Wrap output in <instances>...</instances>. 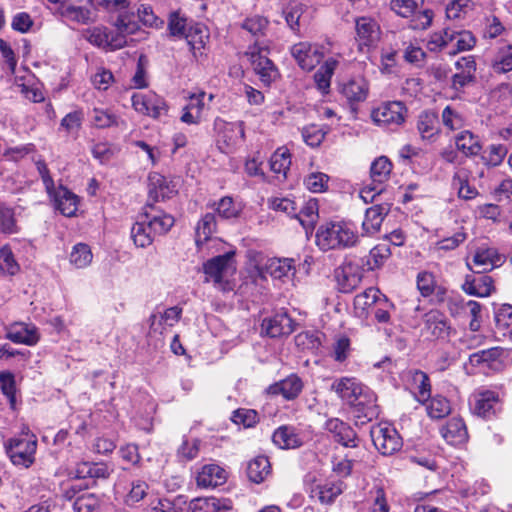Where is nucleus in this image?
<instances>
[{
    "label": "nucleus",
    "mask_w": 512,
    "mask_h": 512,
    "mask_svg": "<svg viewBox=\"0 0 512 512\" xmlns=\"http://www.w3.org/2000/svg\"><path fill=\"white\" fill-rule=\"evenodd\" d=\"M358 239L353 225L344 221L324 223L316 232V244L323 251L352 247Z\"/></svg>",
    "instance_id": "obj_1"
},
{
    "label": "nucleus",
    "mask_w": 512,
    "mask_h": 512,
    "mask_svg": "<svg viewBox=\"0 0 512 512\" xmlns=\"http://www.w3.org/2000/svg\"><path fill=\"white\" fill-rule=\"evenodd\" d=\"M117 33H112L105 27H94L86 31L85 38L92 45L109 50L123 48L127 44L126 35L133 34L138 25L130 21L126 15L120 14L115 22Z\"/></svg>",
    "instance_id": "obj_2"
},
{
    "label": "nucleus",
    "mask_w": 512,
    "mask_h": 512,
    "mask_svg": "<svg viewBox=\"0 0 512 512\" xmlns=\"http://www.w3.org/2000/svg\"><path fill=\"white\" fill-rule=\"evenodd\" d=\"M25 433L28 437L14 436L4 443V448L13 465L29 468L35 462L37 438L30 430Z\"/></svg>",
    "instance_id": "obj_3"
},
{
    "label": "nucleus",
    "mask_w": 512,
    "mask_h": 512,
    "mask_svg": "<svg viewBox=\"0 0 512 512\" xmlns=\"http://www.w3.org/2000/svg\"><path fill=\"white\" fill-rule=\"evenodd\" d=\"M268 48L255 43L248 48L246 55L249 57L255 73L265 86H270L279 77L277 67L268 57Z\"/></svg>",
    "instance_id": "obj_4"
},
{
    "label": "nucleus",
    "mask_w": 512,
    "mask_h": 512,
    "mask_svg": "<svg viewBox=\"0 0 512 512\" xmlns=\"http://www.w3.org/2000/svg\"><path fill=\"white\" fill-rule=\"evenodd\" d=\"M370 435L374 446L383 455H392L399 451L403 445L402 438L397 430L387 424L373 426Z\"/></svg>",
    "instance_id": "obj_5"
},
{
    "label": "nucleus",
    "mask_w": 512,
    "mask_h": 512,
    "mask_svg": "<svg viewBox=\"0 0 512 512\" xmlns=\"http://www.w3.org/2000/svg\"><path fill=\"white\" fill-rule=\"evenodd\" d=\"M406 107L400 101L381 104L372 111L373 121L382 127L394 129L405 121Z\"/></svg>",
    "instance_id": "obj_6"
},
{
    "label": "nucleus",
    "mask_w": 512,
    "mask_h": 512,
    "mask_svg": "<svg viewBox=\"0 0 512 512\" xmlns=\"http://www.w3.org/2000/svg\"><path fill=\"white\" fill-rule=\"evenodd\" d=\"M132 107L138 113L158 118L167 112L165 100L153 92L133 93L131 97Z\"/></svg>",
    "instance_id": "obj_7"
},
{
    "label": "nucleus",
    "mask_w": 512,
    "mask_h": 512,
    "mask_svg": "<svg viewBox=\"0 0 512 512\" xmlns=\"http://www.w3.org/2000/svg\"><path fill=\"white\" fill-rule=\"evenodd\" d=\"M234 252H226L209 259L203 265V271L207 281H213L216 285L223 283L224 277L230 270H234L233 266Z\"/></svg>",
    "instance_id": "obj_8"
},
{
    "label": "nucleus",
    "mask_w": 512,
    "mask_h": 512,
    "mask_svg": "<svg viewBox=\"0 0 512 512\" xmlns=\"http://www.w3.org/2000/svg\"><path fill=\"white\" fill-rule=\"evenodd\" d=\"M363 268L353 261H346L337 271L336 278L341 292L350 293L359 286L363 278Z\"/></svg>",
    "instance_id": "obj_9"
},
{
    "label": "nucleus",
    "mask_w": 512,
    "mask_h": 512,
    "mask_svg": "<svg viewBox=\"0 0 512 512\" xmlns=\"http://www.w3.org/2000/svg\"><path fill=\"white\" fill-rule=\"evenodd\" d=\"M291 55L298 65L306 71L314 69L323 58V53L320 49L307 42H300L293 45Z\"/></svg>",
    "instance_id": "obj_10"
},
{
    "label": "nucleus",
    "mask_w": 512,
    "mask_h": 512,
    "mask_svg": "<svg viewBox=\"0 0 512 512\" xmlns=\"http://www.w3.org/2000/svg\"><path fill=\"white\" fill-rule=\"evenodd\" d=\"M295 322L285 311H280L262 322V329L271 338L290 335L294 331Z\"/></svg>",
    "instance_id": "obj_11"
},
{
    "label": "nucleus",
    "mask_w": 512,
    "mask_h": 512,
    "mask_svg": "<svg viewBox=\"0 0 512 512\" xmlns=\"http://www.w3.org/2000/svg\"><path fill=\"white\" fill-rule=\"evenodd\" d=\"M141 215L147 221L150 230L155 236L167 233L174 225V217L172 215L156 209L153 205H146Z\"/></svg>",
    "instance_id": "obj_12"
},
{
    "label": "nucleus",
    "mask_w": 512,
    "mask_h": 512,
    "mask_svg": "<svg viewBox=\"0 0 512 512\" xmlns=\"http://www.w3.org/2000/svg\"><path fill=\"white\" fill-rule=\"evenodd\" d=\"M498 404V394L494 391L485 390L476 393L470 405L475 415L482 418H491L495 415Z\"/></svg>",
    "instance_id": "obj_13"
},
{
    "label": "nucleus",
    "mask_w": 512,
    "mask_h": 512,
    "mask_svg": "<svg viewBox=\"0 0 512 512\" xmlns=\"http://www.w3.org/2000/svg\"><path fill=\"white\" fill-rule=\"evenodd\" d=\"M53 201L54 207L62 215L72 217L78 209V197L66 187L60 185L54 188L52 194H48Z\"/></svg>",
    "instance_id": "obj_14"
},
{
    "label": "nucleus",
    "mask_w": 512,
    "mask_h": 512,
    "mask_svg": "<svg viewBox=\"0 0 512 512\" xmlns=\"http://www.w3.org/2000/svg\"><path fill=\"white\" fill-rule=\"evenodd\" d=\"M424 330L433 338L444 339L450 335L451 326L444 314L431 310L424 315Z\"/></svg>",
    "instance_id": "obj_15"
},
{
    "label": "nucleus",
    "mask_w": 512,
    "mask_h": 512,
    "mask_svg": "<svg viewBox=\"0 0 512 512\" xmlns=\"http://www.w3.org/2000/svg\"><path fill=\"white\" fill-rule=\"evenodd\" d=\"M242 122L226 123L219 133L218 146L224 153H230L244 139Z\"/></svg>",
    "instance_id": "obj_16"
},
{
    "label": "nucleus",
    "mask_w": 512,
    "mask_h": 512,
    "mask_svg": "<svg viewBox=\"0 0 512 512\" xmlns=\"http://www.w3.org/2000/svg\"><path fill=\"white\" fill-rule=\"evenodd\" d=\"M6 338L16 344L33 346L39 341V334L34 325L16 322L7 327Z\"/></svg>",
    "instance_id": "obj_17"
},
{
    "label": "nucleus",
    "mask_w": 512,
    "mask_h": 512,
    "mask_svg": "<svg viewBox=\"0 0 512 512\" xmlns=\"http://www.w3.org/2000/svg\"><path fill=\"white\" fill-rule=\"evenodd\" d=\"M365 387L354 377H341L336 379L331 385V389L350 407Z\"/></svg>",
    "instance_id": "obj_18"
},
{
    "label": "nucleus",
    "mask_w": 512,
    "mask_h": 512,
    "mask_svg": "<svg viewBox=\"0 0 512 512\" xmlns=\"http://www.w3.org/2000/svg\"><path fill=\"white\" fill-rule=\"evenodd\" d=\"M356 40L359 46L369 47L379 38L380 27L377 22L370 17H359L355 21Z\"/></svg>",
    "instance_id": "obj_19"
},
{
    "label": "nucleus",
    "mask_w": 512,
    "mask_h": 512,
    "mask_svg": "<svg viewBox=\"0 0 512 512\" xmlns=\"http://www.w3.org/2000/svg\"><path fill=\"white\" fill-rule=\"evenodd\" d=\"M376 395L369 388L365 387L361 393L358 394L355 402L352 403L354 413L358 418L364 417L371 420L377 415Z\"/></svg>",
    "instance_id": "obj_20"
},
{
    "label": "nucleus",
    "mask_w": 512,
    "mask_h": 512,
    "mask_svg": "<svg viewBox=\"0 0 512 512\" xmlns=\"http://www.w3.org/2000/svg\"><path fill=\"white\" fill-rule=\"evenodd\" d=\"M343 489L342 481H327L311 486L309 493L311 498H316L321 504L330 505L342 494Z\"/></svg>",
    "instance_id": "obj_21"
},
{
    "label": "nucleus",
    "mask_w": 512,
    "mask_h": 512,
    "mask_svg": "<svg viewBox=\"0 0 512 512\" xmlns=\"http://www.w3.org/2000/svg\"><path fill=\"white\" fill-rule=\"evenodd\" d=\"M417 130L423 140L434 142L440 133L438 114L432 110L421 112L417 119Z\"/></svg>",
    "instance_id": "obj_22"
},
{
    "label": "nucleus",
    "mask_w": 512,
    "mask_h": 512,
    "mask_svg": "<svg viewBox=\"0 0 512 512\" xmlns=\"http://www.w3.org/2000/svg\"><path fill=\"white\" fill-rule=\"evenodd\" d=\"M303 388L302 380L295 374L272 384L267 391L271 395H282L286 400H293L301 393Z\"/></svg>",
    "instance_id": "obj_23"
},
{
    "label": "nucleus",
    "mask_w": 512,
    "mask_h": 512,
    "mask_svg": "<svg viewBox=\"0 0 512 512\" xmlns=\"http://www.w3.org/2000/svg\"><path fill=\"white\" fill-rule=\"evenodd\" d=\"M462 290L471 296L488 297L494 290L493 279L483 273L474 278L467 276L462 284Z\"/></svg>",
    "instance_id": "obj_24"
},
{
    "label": "nucleus",
    "mask_w": 512,
    "mask_h": 512,
    "mask_svg": "<svg viewBox=\"0 0 512 512\" xmlns=\"http://www.w3.org/2000/svg\"><path fill=\"white\" fill-rule=\"evenodd\" d=\"M341 94L350 104L363 102L369 93V84L364 78L351 79L340 88Z\"/></svg>",
    "instance_id": "obj_25"
},
{
    "label": "nucleus",
    "mask_w": 512,
    "mask_h": 512,
    "mask_svg": "<svg viewBox=\"0 0 512 512\" xmlns=\"http://www.w3.org/2000/svg\"><path fill=\"white\" fill-rule=\"evenodd\" d=\"M390 207L388 204H378L368 208L365 212V218L362 223V229L365 234L373 235L377 233L382 225L384 217L388 214Z\"/></svg>",
    "instance_id": "obj_26"
},
{
    "label": "nucleus",
    "mask_w": 512,
    "mask_h": 512,
    "mask_svg": "<svg viewBox=\"0 0 512 512\" xmlns=\"http://www.w3.org/2000/svg\"><path fill=\"white\" fill-rule=\"evenodd\" d=\"M408 375L416 400L424 404L431 397V382L428 374L415 369L410 370Z\"/></svg>",
    "instance_id": "obj_27"
},
{
    "label": "nucleus",
    "mask_w": 512,
    "mask_h": 512,
    "mask_svg": "<svg viewBox=\"0 0 512 512\" xmlns=\"http://www.w3.org/2000/svg\"><path fill=\"white\" fill-rule=\"evenodd\" d=\"M455 145L458 151L466 157H474L481 153L482 145L478 135L469 130H462L454 137Z\"/></svg>",
    "instance_id": "obj_28"
},
{
    "label": "nucleus",
    "mask_w": 512,
    "mask_h": 512,
    "mask_svg": "<svg viewBox=\"0 0 512 512\" xmlns=\"http://www.w3.org/2000/svg\"><path fill=\"white\" fill-rule=\"evenodd\" d=\"M442 437L451 445H458L467 440L468 433L463 419L451 418L441 430Z\"/></svg>",
    "instance_id": "obj_29"
},
{
    "label": "nucleus",
    "mask_w": 512,
    "mask_h": 512,
    "mask_svg": "<svg viewBox=\"0 0 512 512\" xmlns=\"http://www.w3.org/2000/svg\"><path fill=\"white\" fill-rule=\"evenodd\" d=\"M226 481V471L218 465H205L197 475V484L203 488H214Z\"/></svg>",
    "instance_id": "obj_30"
},
{
    "label": "nucleus",
    "mask_w": 512,
    "mask_h": 512,
    "mask_svg": "<svg viewBox=\"0 0 512 512\" xmlns=\"http://www.w3.org/2000/svg\"><path fill=\"white\" fill-rule=\"evenodd\" d=\"M230 509V500L216 497L195 498L190 501L188 506L189 512H220V510Z\"/></svg>",
    "instance_id": "obj_31"
},
{
    "label": "nucleus",
    "mask_w": 512,
    "mask_h": 512,
    "mask_svg": "<svg viewBox=\"0 0 512 512\" xmlns=\"http://www.w3.org/2000/svg\"><path fill=\"white\" fill-rule=\"evenodd\" d=\"M503 258L494 249H479L473 256V264L478 268L475 273L482 274L502 264Z\"/></svg>",
    "instance_id": "obj_32"
},
{
    "label": "nucleus",
    "mask_w": 512,
    "mask_h": 512,
    "mask_svg": "<svg viewBox=\"0 0 512 512\" xmlns=\"http://www.w3.org/2000/svg\"><path fill=\"white\" fill-rule=\"evenodd\" d=\"M273 443L281 449H294L302 445V440L291 426H281L272 435Z\"/></svg>",
    "instance_id": "obj_33"
},
{
    "label": "nucleus",
    "mask_w": 512,
    "mask_h": 512,
    "mask_svg": "<svg viewBox=\"0 0 512 512\" xmlns=\"http://www.w3.org/2000/svg\"><path fill=\"white\" fill-rule=\"evenodd\" d=\"M271 474V464L266 456H257L247 465V477L256 484L262 483Z\"/></svg>",
    "instance_id": "obj_34"
},
{
    "label": "nucleus",
    "mask_w": 512,
    "mask_h": 512,
    "mask_svg": "<svg viewBox=\"0 0 512 512\" xmlns=\"http://www.w3.org/2000/svg\"><path fill=\"white\" fill-rule=\"evenodd\" d=\"M337 66H338V61L335 58L330 57L323 63V65L320 66V68L314 74V81H315L316 87L323 94H326L329 92L331 78H332Z\"/></svg>",
    "instance_id": "obj_35"
},
{
    "label": "nucleus",
    "mask_w": 512,
    "mask_h": 512,
    "mask_svg": "<svg viewBox=\"0 0 512 512\" xmlns=\"http://www.w3.org/2000/svg\"><path fill=\"white\" fill-rule=\"evenodd\" d=\"M155 234L150 230L147 221L140 214L131 228V238L137 247L145 248L152 244Z\"/></svg>",
    "instance_id": "obj_36"
},
{
    "label": "nucleus",
    "mask_w": 512,
    "mask_h": 512,
    "mask_svg": "<svg viewBox=\"0 0 512 512\" xmlns=\"http://www.w3.org/2000/svg\"><path fill=\"white\" fill-rule=\"evenodd\" d=\"M382 296L383 293L378 288L369 287L355 296L354 307L361 311V315L369 314Z\"/></svg>",
    "instance_id": "obj_37"
},
{
    "label": "nucleus",
    "mask_w": 512,
    "mask_h": 512,
    "mask_svg": "<svg viewBox=\"0 0 512 512\" xmlns=\"http://www.w3.org/2000/svg\"><path fill=\"white\" fill-rule=\"evenodd\" d=\"M216 219L213 213H206L195 228V242L198 247L207 242L216 231Z\"/></svg>",
    "instance_id": "obj_38"
},
{
    "label": "nucleus",
    "mask_w": 512,
    "mask_h": 512,
    "mask_svg": "<svg viewBox=\"0 0 512 512\" xmlns=\"http://www.w3.org/2000/svg\"><path fill=\"white\" fill-rule=\"evenodd\" d=\"M392 163L386 156L375 159L370 167V178L374 184L384 186L392 171Z\"/></svg>",
    "instance_id": "obj_39"
},
{
    "label": "nucleus",
    "mask_w": 512,
    "mask_h": 512,
    "mask_svg": "<svg viewBox=\"0 0 512 512\" xmlns=\"http://www.w3.org/2000/svg\"><path fill=\"white\" fill-rule=\"evenodd\" d=\"M294 260L291 258L269 259L265 265L266 272L274 279H281L293 274L295 271Z\"/></svg>",
    "instance_id": "obj_40"
},
{
    "label": "nucleus",
    "mask_w": 512,
    "mask_h": 512,
    "mask_svg": "<svg viewBox=\"0 0 512 512\" xmlns=\"http://www.w3.org/2000/svg\"><path fill=\"white\" fill-rule=\"evenodd\" d=\"M91 123L94 127L105 129L113 126L124 124L116 114L108 109L94 108L90 113Z\"/></svg>",
    "instance_id": "obj_41"
},
{
    "label": "nucleus",
    "mask_w": 512,
    "mask_h": 512,
    "mask_svg": "<svg viewBox=\"0 0 512 512\" xmlns=\"http://www.w3.org/2000/svg\"><path fill=\"white\" fill-rule=\"evenodd\" d=\"M492 68L496 73L512 71V44H504L498 48Z\"/></svg>",
    "instance_id": "obj_42"
},
{
    "label": "nucleus",
    "mask_w": 512,
    "mask_h": 512,
    "mask_svg": "<svg viewBox=\"0 0 512 512\" xmlns=\"http://www.w3.org/2000/svg\"><path fill=\"white\" fill-rule=\"evenodd\" d=\"M185 39L196 57L197 52H201L204 48L208 35L203 25L195 24L189 27L188 34Z\"/></svg>",
    "instance_id": "obj_43"
},
{
    "label": "nucleus",
    "mask_w": 512,
    "mask_h": 512,
    "mask_svg": "<svg viewBox=\"0 0 512 512\" xmlns=\"http://www.w3.org/2000/svg\"><path fill=\"white\" fill-rule=\"evenodd\" d=\"M426 410L430 418L442 419L450 414L451 406L447 398L441 395H435L430 397Z\"/></svg>",
    "instance_id": "obj_44"
},
{
    "label": "nucleus",
    "mask_w": 512,
    "mask_h": 512,
    "mask_svg": "<svg viewBox=\"0 0 512 512\" xmlns=\"http://www.w3.org/2000/svg\"><path fill=\"white\" fill-rule=\"evenodd\" d=\"M291 165V154L285 147L278 148L270 158V168L276 174L286 177Z\"/></svg>",
    "instance_id": "obj_45"
},
{
    "label": "nucleus",
    "mask_w": 512,
    "mask_h": 512,
    "mask_svg": "<svg viewBox=\"0 0 512 512\" xmlns=\"http://www.w3.org/2000/svg\"><path fill=\"white\" fill-rule=\"evenodd\" d=\"M20 271V265L9 245L0 248V274L14 276Z\"/></svg>",
    "instance_id": "obj_46"
},
{
    "label": "nucleus",
    "mask_w": 512,
    "mask_h": 512,
    "mask_svg": "<svg viewBox=\"0 0 512 512\" xmlns=\"http://www.w3.org/2000/svg\"><path fill=\"white\" fill-rule=\"evenodd\" d=\"M476 45V38L472 32L468 30H456L454 45L451 50L448 51L450 55H456L457 53L469 51Z\"/></svg>",
    "instance_id": "obj_47"
},
{
    "label": "nucleus",
    "mask_w": 512,
    "mask_h": 512,
    "mask_svg": "<svg viewBox=\"0 0 512 512\" xmlns=\"http://www.w3.org/2000/svg\"><path fill=\"white\" fill-rule=\"evenodd\" d=\"M391 256V250L387 243H381L373 247L368 256V270H374L381 267L384 262Z\"/></svg>",
    "instance_id": "obj_48"
},
{
    "label": "nucleus",
    "mask_w": 512,
    "mask_h": 512,
    "mask_svg": "<svg viewBox=\"0 0 512 512\" xmlns=\"http://www.w3.org/2000/svg\"><path fill=\"white\" fill-rule=\"evenodd\" d=\"M90 247L84 243L76 244L70 253V262L76 268H85L92 262Z\"/></svg>",
    "instance_id": "obj_49"
},
{
    "label": "nucleus",
    "mask_w": 512,
    "mask_h": 512,
    "mask_svg": "<svg viewBox=\"0 0 512 512\" xmlns=\"http://www.w3.org/2000/svg\"><path fill=\"white\" fill-rule=\"evenodd\" d=\"M507 148L502 144L489 145L482 153V160L487 166H498L507 155Z\"/></svg>",
    "instance_id": "obj_50"
},
{
    "label": "nucleus",
    "mask_w": 512,
    "mask_h": 512,
    "mask_svg": "<svg viewBox=\"0 0 512 512\" xmlns=\"http://www.w3.org/2000/svg\"><path fill=\"white\" fill-rule=\"evenodd\" d=\"M395 309L394 304L383 294L370 312L378 323L387 324L391 319V312Z\"/></svg>",
    "instance_id": "obj_51"
},
{
    "label": "nucleus",
    "mask_w": 512,
    "mask_h": 512,
    "mask_svg": "<svg viewBox=\"0 0 512 512\" xmlns=\"http://www.w3.org/2000/svg\"><path fill=\"white\" fill-rule=\"evenodd\" d=\"M295 343L302 351H310L312 353L321 347V339L316 332L305 331L295 336Z\"/></svg>",
    "instance_id": "obj_52"
},
{
    "label": "nucleus",
    "mask_w": 512,
    "mask_h": 512,
    "mask_svg": "<svg viewBox=\"0 0 512 512\" xmlns=\"http://www.w3.org/2000/svg\"><path fill=\"white\" fill-rule=\"evenodd\" d=\"M201 440L198 438H184L182 444L177 449V457L182 462L195 459L200 451Z\"/></svg>",
    "instance_id": "obj_53"
},
{
    "label": "nucleus",
    "mask_w": 512,
    "mask_h": 512,
    "mask_svg": "<svg viewBox=\"0 0 512 512\" xmlns=\"http://www.w3.org/2000/svg\"><path fill=\"white\" fill-rule=\"evenodd\" d=\"M0 389L7 397L11 409L16 408V382L15 376L9 371L0 373Z\"/></svg>",
    "instance_id": "obj_54"
},
{
    "label": "nucleus",
    "mask_w": 512,
    "mask_h": 512,
    "mask_svg": "<svg viewBox=\"0 0 512 512\" xmlns=\"http://www.w3.org/2000/svg\"><path fill=\"white\" fill-rule=\"evenodd\" d=\"M295 218L299 220L305 228L313 227L318 219V203L315 200H309L299 213L295 212Z\"/></svg>",
    "instance_id": "obj_55"
},
{
    "label": "nucleus",
    "mask_w": 512,
    "mask_h": 512,
    "mask_svg": "<svg viewBox=\"0 0 512 512\" xmlns=\"http://www.w3.org/2000/svg\"><path fill=\"white\" fill-rule=\"evenodd\" d=\"M0 232L5 234H15L19 232L14 210L4 204H0Z\"/></svg>",
    "instance_id": "obj_56"
},
{
    "label": "nucleus",
    "mask_w": 512,
    "mask_h": 512,
    "mask_svg": "<svg viewBox=\"0 0 512 512\" xmlns=\"http://www.w3.org/2000/svg\"><path fill=\"white\" fill-rule=\"evenodd\" d=\"M423 4V0H392L391 9L399 16L408 18Z\"/></svg>",
    "instance_id": "obj_57"
},
{
    "label": "nucleus",
    "mask_w": 512,
    "mask_h": 512,
    "mask_svg": "<svg viewBox=\"0 0 512 512\" xmlns=\"http://www.w3.org/2000/svg\"><path fill=\"white\" fill-rule=\"evenodd\" d=\"M350 339L347 336H339L331 346L330 356L337 362H344L350 353Z\"/></svg>",
    "instance_id": "obj_58"
},
{
    "label": "nucleus",
    "mask_w": 512,
    "mask_h": 512,
    "mask_svg": "<svg viewBox=\"0 0 512 512\" xmlns=\"http://www.w3.org/2000/svg\"><path fill=\"white\" fill-rule=\"evenodd\" d=\"M168 27L171 35L185 38L190 26L187 18L182 16L180 12H173L170 14Z\"/></svg>",
    "instance_id": "obj_59"
},
{
    "label": "nucleus",
    "mask_w": 512,
    "mask_h": 512,
    "mask_svg": "<svg viewBox=\"0 0 512 512\" xmlns=\"http://www.w3.org/2000/svg\"><path fill=\"white\" fill-rule=\"evenodd\" d=\"M441 119L443 125L451 131L461 129L464 125L462 115L451 106H446L443 109Z\"/></svg>",
    "instance_id": "obj_60"
},
{
    "label": "nucleus",
    "mask_w": 512,
    "mask_h": 512,
    "mask_svg": "<svg viewBox=\"0 0 512 512\" xmlns=\"http://www.w3.org/2000/svg\"><path fill=\"white\" fill-rule=\"evenodd\" d=\"M231 420L245 428L253 427L258 421V413L253 409L240 408L233 412Z\"/></svg>",
    "instance_id": "obj_61"
},
{
    "label": "nucleus",
    "mask_w": 512,
    "mask_h": 512,
    "mask_svg": "<svg viewBox=\"0 0 512 512\" xmlns=\"http://www.w3.org/2000/svg\"><path fill=\"white\" fill-rule=\"evenodd\" d=\"M268 20L265 17L255 15L247 18L243 24V29L247 30L253 36L260 37L265 34V30L268 27Z\"/></svg>",
    "instance_id": "obj_62"
},
{
    "label": "nucleus",
    "mask_w": 512,
    "mask_h": 512,
    "mask_svg": "<svg viewBox=\"0 0 512 512\" xmlns=\"http://www.w3.org/2000/svg\"><path fill=\"white\" fill-rule=\"evenodd\" d=\"M329 177L325 173L316 172L309 174L305 180L304 184L308 190L313 193L324 192L327 189Z\"/></svg>",
    "instance_id": "obj_63"
},
{
    "label": "nucleus",
    "mask_w": 512,
    "mask_h": 512,
    "mask_svg": "<svg viewBox=\"0 0 512 512\" xmlns=\"http://www.w3.org/2000/svg\"><path fill=\"white\" fill-rule=\"evenodd\" d=\"M76 512H93L98 508V499L93 494L79 496L73 503Z\"/></svg>",
    "instance_id": "obj_64"
}]
</instances>
